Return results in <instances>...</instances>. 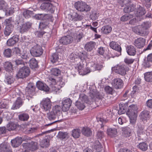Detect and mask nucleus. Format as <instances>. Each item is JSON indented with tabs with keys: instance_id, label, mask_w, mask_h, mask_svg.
I'll return each instance as SVG.
<instances>
[{
	"instance_id": "1",
	"label": "nucleus",
	"mask_w": 152,
	"mask_h": 152,
	"mask_svg": "<svg viewBox=\"0 0 152 152\" xmlns=\"http://www.w3.org/2000/svg\"><path fill=\"white\" fill-rule=\"evenodd\" d=\"M89 96L91 98L90 99H88L87 96L85 94H81L80 95L78 101H80L83 103L85 102L88 104H91L92 103L95 97L99 98L100 93L96 89H93L91 90Z\"/></svg>"
},
{
	"instance_id": "2",
	"label": "nucleus",
	"mask_w": 152,
	"mask_h": 152,
	"mask_svg": "<svg viewBox=\"0 0 152 152\" xmlns=\"http://www.w3.org/2000/svg\"><path fill=\"white\" fill-rule=\"evenodd\" d=\"M151 25V23L149 22H143L141 24L137 26L136 33L141 36L147 35L148 34V28Z\"/></svg>"
},
{
	"instance_id": "3",
	"label": "nucleus",
	"mask_w": 152,
	"mask_h": 152,
	"mask_svg": "<svg viewBox=\"0 0 152 152\" xmlns=\"http://www.w3.org/2000/svg\"><path fill=\"white\" fill-rule=\"evenodd\" d=\"M137 110V106L134 104L128 107L126 114L129 116L131 123L134 124L135 122L137 116L136 113Z\"/></svg>"
},
{
	"instance_id": "4",
	"label": "nucleus",
	"mask_w": 152,
	"mask_h": 152,
	"mask_svg": "<svg viewBox=\"0 0 152 152\" xmlns=\"http://www.w3.org/2000/svg\"><path fill=\"white\" fill-rule=\"evenodd\" d=\"M75 9L80 12H88L90 11L91 8L86 3L82 1H78L75 4Z\"/></svg>"
},
{
	"instance_id": "5",
	"label": "nucleus",
	"mask_w": 152,
	"mask_h": 152,
	"mask_svg": "<svg viewBox=\"0 0 152 152\" xmlns=\"http://www.w3.org/2000/svg\"><path fill=\"white\" fill-rule=\"evenodd\" d=\"M112 70L116 73L122 76L126 74V72L129 70V68L124 65H117L112 68Z\"/></svg>"
},
{
	"instance_id": "6",
	"label": "nucleus",
	"mask_w": 152,
	"mask_h": 152,
	"mask_svg": "<svg viewBox=\"0 0 152 152\" xmlns=\"http://www.w3.org/2000/svg\"><path fill=\"white\" fill-rule=\"evenodd\" d=\"M53 1L50 0H45L44 2L41 4L40 8L43 10L49 11L51 13H53L55 8V7L53 5Z\"/></svg>"
},
{
	"instance_id": "7",
	"label": "nucleus",
	"mask_w": 152,
	"mask_h": 152,
	"mask_svg": "<svg viewBox=\"0 0 152 152\" xmlns=\"http://www.w3.org/2000/svg\"><path fill=\"white\" fill-rule=\"evenodd\" d=\"M110 46L111 48L115 50V51H111L112 53H114V55L112 54L111 56L112 57L118 56L121 54V48L116 42L112 41L110 44Z\"/></svg>"
},
{
	"instance_id": "8",
	"label": "nucleus",
	"mask_w": 152,
	"mask_h": 152,
	"mask_svg": "<svg viewBox=\"0 0 152 152\" xmlns=\"http://www.w3.org/2000/svg\"><path fill=\"white\" fill-rule=\"evenodd\" d=\"M43 50L42 47L36 44L34 45L31 48L30 52L31 55L34 57H39L41 56L43 53Z\"/></svg>"
},
{
	"instance_id": "9",
	"label": "nucleus",
	"mask_w": 152,
	"mask_h": 152,
	"mask_svg": "<svg viewBox=\"0 0 152 152\" xmlns=\"http://www.w3.org/2000/svg\"><path fill=\"white\" fill-rule=\"evenodd\" d=\"M30 72L29 67L23 66L20 68L16 76L18 78H24L28 76Z\"/></svg>"
},
{
	"instance_id": "10",
	"label": "nucleus",
	"mask_w": 152,
	"mask_h": 152,
	"mask_svg": "<svg viewBox=\"0 0 152 152\" xmlns=\"http://www.w3.org/2000/svg\"><path fill=\"white\" fill-rule=\"evenodd\" d=\"M41 104L42 108L45 111L49 110L51 107L52 103L49 99L46 98L43 99Z\"/></svg>"
},
{
	"instance_id": "11",
	"label": "nucleus",
	"mask_w": 152,
	"mask_h": 152,
	"mask_svg": "<svg viewBox=\"0 0 152 152\" xmlns=\"http://www.w3.org/2000/svg\"><path fill=\"white\" fill-rule=\"evenodd\" d=\"M68 18L69 20L73 21H77L81 20L83 17L81 14L74 12L72 15L69 14Z\"/></svg>"
},
{
	"instance_id": "12",
	"label": "nucleus",
	"mask_w": 152,
	"mask_h": 152,
	"mask_svg": "<svg viewBox=\"0 0 152 152\" xmlns=\"http://www.w3.org/2000/svg\"><path fill=\"white\" fill-rule=\"evenodd\" d=\"M32 23L27 22L22 24L19 27V30L20 33L22 34L28 31L31 28Z\"/></svg>"
},
{
	"instance_id": "13",
	"label": "nucleus",
	"mask_w": 152,
	"mask_h": 152,
	"mask_svg": "<svg viewBox=\"0 0 152 152\" xmlns=\"http://www.w3.org/2000/svg\"><path fill=\"white\" fill-rule=\"evenodd\" d=\"M73 40L72 37L67 35L62 37L59 40V42L61 44L63 45H67L71 43Z\"/></svg>"
},
{
	"instance_id": "14",
	"label": "nucleus",
	"mask_w": 152,
	"mask_h": 152,
	"mask_svg": "<svg viewBox=\"0 0 152 152\" xmlns=\"http://www.w3.org/2000/svg\"><path fill=\"white\" fill-rule=\"evenodd\" d=\"M145 39L142 37L137 38L134 41L133 44L138 48H140L144 47L145 44Z\"/></svg>"
},
{
	"instance_id": "15",
	"label": "nucleus",
	"mask_w": 152,
	"mask_h": 152,
	"mask_svg": "<svg viewBox=\"0 0 152 152\" xmlns=\"http://www.w3.org/2000/svg\"><path fill=\"white\" fill-rule=\"evenodd\" d=\"M62 108L64 111H67L70 107L72 102L69 98H67L62 101Z\"/></svg>"
},
{
	"instance_id": "16",
	"label": "nucleus",
	"mask_w": 152,
	"mask_h": 152,
	"mask_svg": "<svg viewBox=\"0 0 152 152\" xmlns=\"http://www.w3.org/2000/svg\"><path fill=\"white\" fill-rule=\"evenodd\" d=\"M123 84L122 80L118 78L114 79L112 82V85L116 89L121 88L123 87Z\"/></svg>"
},
{
	"instance_id": "17",
	"label": "nucleus",
	"mask_w": 152,
	"mask_h": 152,
	"mask_svg": "<svg viewBox=\"0 0 152 152\" xmlns=\"http://www.w3.org/2000/svg\"><path fill=\"white\" fill-rule=\"evenodd\" d=\"M0 152H12L10 146L7 142H4L0 145Z\"/></svg>"
},
{
	"instance_id": "18",
	"label": "nucleus",
	"mask_w": 152,
	"mask_h": 152,
	"mask_svg": "<svg viewBox=\"0 0 152 152\" xmlns=\"http://www.w3.org/2000/svg\"><path fill=\"white\" fill-rule=\"evenodd\" d=\"M19 36L17 35H15L7 41V44L9 46H13L19 41Z\"/></svg>"
},
{
	"instance_id": "19",
	"label": "nucleus",
	"mask_w": 152,
	"mask_h": 152,
	"mask_svg": "<svg viewBox=\"0 0 152 152\" xmlns=\"http://www.w3.org/2000/svg\"><path fill=\"white\" fill-rule=\"evenodd\" d=\"M14 26L11 24H7L4 31L5 36H9L13 30Z\"/></svg>"
},
{
	"instance_id": "20",
	"label": "nucleus",
	"mask_w": 152,
	"mask_h": 152,
	"mask_svg": "<svg viewBox=\"0 0 152 152\" xmlns=\"http://www.w3.org/2000/svg\"><path fill=\"white\" fill-rule=\"evenodd\" d=\"M36 86L37 88L40 90L47 92L49 91V88L44 83L39 81L37 82Z\"/></svg>"
},
{
	"instance_id": "21",
	"label": "nucleus",
	"mask_w": 152,
	"mask_h": 152,
	"mask_svg": "<svg viewBox=\"0 0 152 152\" xmlns=\"http://www.w3.org/2000/svg\"><path fill=\"white\" fill-rule=\"evenodd\" d=\"M22 138L20 137H18L12 140L11 142L13 147H16L19 146L22 143Z\"/></svg>"
},
{
	"instance_id": "22",
	"label": "nucleus",
	"mask_w": 152,
	"mask_h": 152,
	"mask_svg": "<svg viewBox=\"0 0 152 152\" xmlns=\"http://www.w3.org/2000/svg\"><path fill=\"white\" fill-rule=\"evenodd\" d=\"M96 45V43L93 41L87 42L85 45L84 48L87 51L90 52L94 49Z\"/></svg>"
},
{
	"instance_id": "23",
	"label": "nucleus",
	"mask_w": 152,
	"mask_h": 152,
	"mask_svg": "<svg viewBox=\"0 0 152 152\" xmlns=\"http://www.w3.org/2000/svg\"><path fill=\"white\" fill-rule=\"evenodd\" d=\"M149 112L147 110H144L142 111L140 115V118L142 121L145 122L149 118Z\"/></svg>"
},
{
	"instance_id": "24",
	"label": "nucleus",
	"mask_w": 152,
	"mask_h": 152,
	"mask_svg": "<svg viewBox=\"0 0 152 152\" xmlns=\"http://www.w3.org/2000/svg\"><path fill=\"white\" fill-rule=\"evenodd\" d=\"M126 50L127 53L130 56H134L136 54V49L132 45H127L126 47Z\"/></svg>"
},
{
	"instance_id": "25",
	"label": "nucleus",
	"mask_w": 152,
	"mask_h": 152,
	"mask_svg": "<svg viewBox=\"0 0 152 152\" xmlns=\"http://www.w3.org/2000/svg\"><path fill=\"white\" fill-rule=\"evenodd\" d=\"M23 102L22 100L20 97H18L16 100L15 102L13 103L11 109L15 110L18 109L22 105Z\"/></svg>"
},
{
	"instance_id": "26",
	"label": "nucleus",
	"mask_w": 152,
	"mask_h": 152,
	"mask_svg": "<svg viewBox=\"0 0 152 152\" xmlns=\"http://www.w3.org/2000/svg\"><path fill=\"white\" fill-rule=\"evenodd\" d=\"M146 13V11L145 9L140 6H139L135 11V14L137 17L142 16Z\"/></svg>"
},
{
	"instance_id": "27",
	"label": "nucleus",
	"mask_w": 152,
	"mask_h": 152,
	"mask_svg": "<svg viewBox=\"0 0 152 152\" xmlns=\"http://www.w3.org/2000/svg\"><path fill=\"white\" fill-rule=\"evenodd\" d=\"M82 134L86 137H89L91 135L92 132L90 128L88 127H84L81 130Z\"/></svg>"
},
{
	"instance_id": "28",
	"label": "nucleus",
	"mask_w": 152,
	"mask_h": 152,
	"mask_svg": "<svg viewBox=\"0 0 152 152\" xmlns=\"http://www.w3.org/2000/svg\"><path fill=\"white\" fill-rule=\"evenodd\" d=\"M145 127L140 124L138 125V129L137 131V134L138 136L141 137V136L145 134Z\"/></svg>"
},
{
	"instance_id": "29",
	"label": "nucleus",
	"mask_w": 152,
	"mask_h": 152,
	"mask_svg": "<svg viewBox=\"0 0 152 152\" xmlns=\"http://www.w3.org/2000/svg\"><path fill=\"white\" fill-rule=\"evenodd\" d=\"M107 132L108 135L111 137H115L117 134V130L115 128L108 129Z\"/></svg>"
},
{
	"instance_id": "30",
	"label": "nucleus",
	"mask_w": 152,
	"mask_h": 152,
	"mask_svg": "<svg viewBox=\"0 0 152 152\" xmlns=\"http://www.w3.org/2000/svg\"><path fill=\"white\" fill-rule=\"evenodd\" d=\"M112 30V28L109 25H106L103 26L101 29L102 33L107 34L110 33Z\"/></svg>"
},
{
	"instance_id": "31",
	"label": "nucleus",
	"mask_w": 152,
	"mask_h": 152,
	"mask_svg": "<svg viewBox=\"0 0 152 152\" xmlns=\"http://www.w3.org/2000/svg\"><path fill=\"white\" fill-rule=\"evenodd\" d=\"M27 145L28 146L29 149L32 151L38 149V144L36 142H31L30 143H27Z\"/></svg>"
},
{
	"instance_id": "32",
	"label": "nucleus",
	"mask_w": 152,
	"mask_h": 152,
	"mask_svg": "<svg viewBox=\"0 0 152 152\" xmlns=\"http://www.w3.org/2000/svg\"><path fill=\"white\" fill-rule=\"evenodd\" d=\"M123 131V134L125 137H128L130 136L131 131L130 128L128 127H125L121 128Z\"/></svg>"
},
{
	"instance_id": "33",
	"label": "nucleus",
	"mask_w": 152,
	"mask_h": 152,
	"mask_svg": "<svg viewBox=\"0 0 152 152\" xmlns=\"http://www.w3.org/2000/svg\"><path fill=\"white\" fill-rule=\"evenodd\" d=\"M127 107V104H119V108L118 110V113L122 114L125 113Z\"/></svg>"
},
{
	"instance_id": "34",
	"label": "nucleus",
	"mask_w": 152,
	"mask_h": 152,
	"mask_svg": "<svg viewBox=\"0 0 152 152\" xmlns=\"http://www.w3.org/2000/svg\"><path fill=\"white\" fill-rule=\"evenodd\" d=\"M80 130L79 129H74L71 132V135L75 138H78L80 136Z\"/></svg>"
},
{
	"instance_id": "35",
	"label": "nucleus",
	"mask_w": 152,
	"mask_h": 152,
	"mask_svg": "<svg viewBox=\"0 0 152 152\" xmlns=\"http://www.w3.org/2000/svg\"><path fill=\"white\" fill-rule=\"evenodd\" d=\"M4 68L7 71L12 72L13 70V65L11 62L7 61L5 62L4 64Z\"/></svg>"
},
{
	"instance_id": "36",
	"label": "nucleus",
	"mask_w": 152,
	"mask_h": 152,
	"mask_svg": "<svg viewBox=\"0 0 152 152\" xmlns=\"http://www.w3.org/2000/svg\"><path fill=\"white\" fill-rule=\"evenodd\" d=\"M26 94H27L26 96L27 99L29 100L30 98H32L33 95L34 94L35 90L34 88L32 89H29L28 88H26Z\"/></svg>"
},
{
	"instance_id": "37",
	"label": "nucleus",
	"mask_w": 152,
	"mask_h": 152,
	"mask_svg": "<svg viewBox=\"0 0 152 152\" xmlns=\"http://www.w3.org/2000/svg\"><path fill=\"white\" fill-rule=\"evenodd\" d=\"M57 117L58 115L52 110L47 113V118L50 121L54 120Z\"/></svg>"
},
{
	"instance_id": "38",
	"label": "nucleus",
	"mask_w": 152,
	"mask_h": 152,
	"mask_svg": "<svg viewBox=\"0 0 152 152\" xmlns=\"http://www.w3.org/2000/svg\"><path fill=\"white\" fill-rule=\"evenodd\" d=\"M29 117L28 114L26 113H22L18 115L19 119L22 121H27Z\"/></svg>"
},
{
	"instance_id": "39",
	"label": "nucleus",
	"mask_w": 152,
	"mask_h": 152,
	"mask_svg": "<svg viewBox=\"0 0 152 152\" xmlns=\"http://www.w3.org/2000/svg\"><path fill=\"white\" fill-rule=\"evenodd\" d=\"M49 139H44L40 142V145L42 148H46L48 147L50 145Z\"/></svg>"
},
{
	"instance_id": "40",
	"label": "nucleus",
	"mask_w": 152,
	"mask_h": 152,
	"mask_svg": "<svg viewBox=\"0 0 152 152\" xmlns=\"http://www.w3.org/2000/svg\"><path fill=\"white\" fill-rule=\"evenodd\" d=\"M50 61L53 63L57 62L59 59V55L58 53H55L52 54L50 57Z\"/></svg>"
},
{
	"instance_id": "41",
	"label": "nucleus",
	"mask_w": 152,
	"mask_h": 152,
	"mask_svg": "<svg viewBox=\"0 0 152 152\" xmlns=\"http://www.w3.org/2000/svg\"><path fill=\"white\" fill-rule=\"evenodd\" d=\"M29 66L31 69H35L38 66V63L35 59L32 58L30 61Z\"/></svg>"
},
{
	"instance_id": "42",
	"label": "nucleus",
	"mask_w": 152,
	"mask_h": 152,
	"mask_svg": "<svg viewBox=\"0 0 152 152\" xmlns=\"http://www.w3.org/2000/svg\"><path fill=\"white\" fill-rule=\"evenodd\" d=\"M144 77L145 81L148 82H152V72H146L144 74Z\"/></svg>"
},
{
	"instance_id": "43",
	"label": "nucleus",
	"mask_w": 152,
	"mask_h": 152,
	"mask_svg": "<svg viewBox=\"0 0 152 152\" xmlns=\"http://www.w3.org/2000/svg\"><path fill=\"white\" fill-rule=\"evenodd\" d=\"M94 148L97 152H100L102 149V147L101 143L98 141H96L94 145Z\"/></svg>"
},
{
	"instance_id": "44",
	"label": "nucleus",
	"mask_w": 152,
	"mask_h": 152,
	"mask_svg": "<svg viewBox=\"0 0 152 152\" xmlns=\"http://www.w3.org/2000/svg\"><path fill=\"white\" fill-rule=\"evenodd\" d=\"M57 137L62 140L68 138V133L66 132H59L57 135Z\"/></svg>"
},
{
	"instance_id": "45",
	"label": "nucleus",
	"mask_w": 152,
	"mask_h": 152,
	"mask_svg": "<svg viewBox=\"0 0 152 152\" xmlns=\"http://www.w3.org/2000/svg\"><path fill=\"white\" fill-rule=\"evenodd\" d=\"M50 72L51 75H53L56 77L60 75L61 74V73L60 70L56 68H53L50 71Z\"/></svg>"
},
{
	"instance_id": "46",
	"label": "nucleus",
	"mask_w": 152,
	"mask_h": 152,
	"mask_svg": "<svg viewBox=\"0 0 152 152\" xmlns=\"http://www.w3.org/2000/svg\"><path fill=\"white\" fill-rule=\"evenodd\" d=\"M137 147L142 151H145L148 149V145L146 143L143 142L139 144Z\"/></svg>"
},
{
	"instance_id": "47",
	"label": "nucleus",
	"mask_w": 152,
	"mask_h": 152,
	"mask_svg": "<svg viewBox=\"0 0 152 152\" xmlns=\"http://www.w3.org/2000/svg\"><path fill=\"white\" fill-rule=\"evenodd\" d=\"M8 7L7 3L4 0H0V10L5 11Z\"/></svg>"
},
{
	"instance_id": "48",
	"label": "nucleus",
	"mask_w": 152,
	"mask_h": 152,
	"mask_svg": "<svg viewBox=\"0 0 152 152\" xmlns=\"http://www.w3.org/2000/svg\"><path fill=\"white\" fill-rule=\"evenodd\" d=\"M135 6L133 4L130 5V6H127L125 7L124 11L125 13H128L133 11L134 9Z\"/></svg>"
},
{
	"instance_id": "49",
	"label": "nucleus",
	"mask_w": 152,
	"mask_h": 152,
	"mask_svg": "<svg viewBox=\"0 0 152 152\" xmlns=\"http://www.w3.org/2000/svg\"><path fill=\"white\" fill-rule=\"evenodd\" d=\"M75 105L78 109L81 110L83 109L85 107L84 103L79 101H77L76 102Z\"/></svg>"
},
{
	"instance_id": "50",
	"label": "nucleus",
	"mask_w": 152,
	"mask_h": 152,
	"mask_svg": "<svg viewBox=\"0 0 152 152\" xmlns=\"http://www.w3.org/2000/svg\"><path fill=\"white\" fill-rule=\"evenodd\" d=\"M14 79L11 75L6 76L4 81L7 84H11L14 82Z\"/></svg>"
},
{
	"instance_id": "51",
	"label": "nucleus",
	"mask_w": 152,
	"mask_h": 152,
	"mask_svg": "<svg viewBox=\"0 0 152 152\" xmlns=\"http://www.w3.org/2000/svg\"><path fill=\"white\" fill-rule=\"evenodd\" d=\"M50 88L49 89L53 91H54L56 93L61 88L59 86H58L56 84L55 85H53L52 84H50Z\"/></svg>"
},
{
	"instance_id": "52",
	"label": "nucleus",
	"mask_w": 152,
	"mask_h": 152,
	"mask_svg": "<svg viewBox=\"0 0 152 152\" xmlns=\"http://www.w3.org/2000/svg\"><path fill=\"white\" fill-rule=\"evenodd\" d=\"M7 128L9 130H13L16 128V125L12 122H10L7 124Z\"/></svg>"
},
{
	"instance_id": "53",
	"label": "nucleus",
	"mask_w": 152,
	"mask_h": 152,
	"mask_svg": "<svg viewBox=\"0 0 152 152\" xmlns=\"http://www.w3.org/2000/svg\"><path fill=\"white\" fill-rule=\"evenodd\" d=\"M133 18L132 15L130 14H126L122 16L121 18V20L122 21H127Z\"/></svg>"
},
{
	"instance_id": "54",
	"label": "nucleus",
	"mask_w": 152,
	"mask_h": 152,
	"mask_svg": "<svg viewBox=\"0 0 152 152\" xmlns=\"http://www.w3.org/2000/svg\"><path fill=\"white\" fill-rule=\"evenodd\" d=\"M61 109V107L60 106L56 105L53 107L52 111L58 115V113H60Z\"/></svg>"
},
{
	"instance_id": "55",
	"label": "nucleus",
	"mask_w": 152,
	"mask_h": 152,
	"mask_svg": "<svg viewBox=\"0 0 152 152\" xmlns=\"http://www.w3.org/2000/svg\"><path fill=\"white\" fill-rule=\"evenodd\" d=\"M33 13V11L29 10H26L23 12V15L26 18H28L30 17V15Z\"/></svg>"
},
{
	"instance_id": "56",
	"label": "nucleus",
	"mask_w": 152,
	"mask_h": 152,
	"mask_svg": "<svg viewBox=\"0 0 152 152\" xmlns=\"http://www.w3.org/2000/svg\"><path fill=\"white\" fill-rule=\"evenodd\" d=\"M77 66H76L75 68L77 69L79 74L80 75V73H82L84 69L83 65L79 62V64H77Z\"/></svg>"
},
{
	"instance_id": "57",
	"label": "nucleus",
	"mask_w": 152,
	"mask_h": 152,
	"mask_svg": "<svg viewBox=\"0 0 152 152\" xmlns=\"http://www.w3.org/2000/svg\"><path fill=\"white\" fill-rule=\"evenodd\" d=\"M19 56L23 59H27V58H28V54L27 52L25 51L21 52Z\"/></svg>"
},
{
	"instance_id": "58",
	"label": "nucleus",
	"mask_w": 152,
	"mask_h": 152,
	"mask_svg": "<svg viewBox=\"0 0 152 152\" xmlns=\"http://www.w3.org/2000/svg\"><path fill=\"white\" fill-rule=\"evenodd\" d=\"M87 57V53L86 52H84L82 53H80L79 54V58L82 61L84 60Z\"/></svg>"
},
{
	"instance_id": "59",
	"label": "nucleus",
	"mask_w": 152,
	"mask_h": 152,
	"mask_svg": "<svg viewBox=\"0 0 152 152\" xmlns=\"http://www.w3.org/2000/svg\"><path fill=\"white\" fill-rule=\"evenodd\" d=\"M12 53V50L10 49H6L4 52V54L5 56L7 57H11Z\"/></svg>"
},
{
	"instance_id": "60",
	"label": "nucleus",
	"mask_w": 152,
	"mask_h": 152,
	"mask_svg": "<svg viewBox=\"0 0 152 152\" xmlns=\"http://www.w3.org/2000/svg\"><path fill=\"white\" fill-rule=\"evenodd\" d=\"M105 92L107 94H112L113 92V88L109 86H107L104 88Z\"/></svg>"
},
{
	"instance_id": "61",
	"label": "nucleus",
	"mask_w": 152,
	"mask_h": 152,
	"mask_svg": "<svg viewBox=\"0 0 152 152\" xmlns=\"http://www.w3.org/2000/svg\"><path fill=\"white\" fill-rule=\"evenodd\" d=\"M134 60V59L126 58L124 59V62L127 64H131L133 63Z\"/></svg>"
},
{
	"instance_id": "62",
	"label": "nucleus",
	"mask_w": 152,
	"mask_h": 152,
	"mask_svg": "<svg viewBox=\"0 0 152 152\" xmlns=\"http://www.w3.org/2000/svg\"><path fill=\"white\" fill-rule=\"evenodd\" d=\"M105 48L102 47L98 48L97 52L99 55L103 56L105 52Z\"/></svg>"
},
{
	"instance_id": "63",
	"label": "nucleus",
	"mask_w": 152,
	"mask_h": 152,
	"mask_svg": "<svg viewBox=\"0 0 152 152\" xmlns=\"http://www.w3.org/2000/svg\"><path fill=\"white\" fill-rule=\"evenodd\" d=\"M5 11H6V13H8L9 15L12 14L15 11L14 8L13 7H11L10 8H9L8 6L7 9Z\"/></svg>"
},
{
	"instance_id": "64",
	"label": "nucleus",
	"mask_w": 152,
	"mask_h": 152,
	"mask_svg": "<svg viewBox=\"0 0 152 152\" xmlns=\"http://www.w3.org/2000/svg\"><path fill=\"white\" fill-rule=\"evenodd\" d=\"M16 64L17 65H25V62L21 59L19 58L16 59L15 61Z\"/></svg>"
}]
</instances>
